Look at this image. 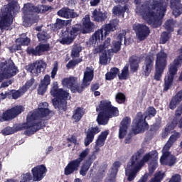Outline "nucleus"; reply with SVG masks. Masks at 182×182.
I'll use <instances>...</instances> for the list:
<instances>
[{"label": "nucleus", "instance_id": "1", "mask_svg": "<svg viewBox=\"0 0 182 182\" xmlns=\"http://www.w3.org/2000/svg\"><path fill=\"white\" fill-rule=\"evenodd\" d=\"M168 4V3L166 0H154L151 9L149 6L141 7L139 9V14H141L143 19L152 28H159L161 26L159 16L166 15ZM151 9L156 11V12L151 11Z\"/></svg>", "mask_w": 182, "mask_h": 182}, {"label": "nucleus", "instance_id": "2", "mask_svg": "<svg viewBox=\"0 0 182 182\" xmlns=\"http://www.w3.org/2000/svg\"><path fill=\"white\" fill-rule=\"evenodd\" d=\"M42 106H43V107L38 108L33 112L28 113L26 123L27 124L29 129L25 131V134H27V136L35 134L36 132L45 127L42 121L36 122V120L43 119V117H46L50 114V109H49V108H46L49 106V104H48V102H43Z\"/></svg>", "mask_w": 182, "mask_h": 182}, {"label": "nucleus", "instance_id": "3", "mask_svg": "<svg viewBox=\"0 0 182 182\" xmlns=\"http://www.w3.org/2000/svg\"><path fill=\"white\" fill-rule=\"evenodd\" d=\"M50 9H52V6H50L38 5L35 6L31 3L25 4L22 8V12L24 15L23 26L25 28L32 26L33 23H36V15L35 14H46V12L50 11Z\"/></svg>", "mask_w": 182, "mask_h": 182}, {"label": "nucleus", "instance_id": "4", "mask_svg": "<svg viewBox=\"0 0 182 182\" xmlns=\"http://www.w3.org/2000/svg\"><path fill=\"white\" fill-rule=\"evenodd\" d=\"M10 2L6 7H4L0 14V29L1 31L9 28L14 23V17L17 15L21 9L17 1L14 0H6Z\"/></svg>", "mask_w": 182, "mask_h": 182}, {"label": "nucleus", "instance_id": "5", "mask_svg": "<svg viewBox=\"0 0 182 182\" xmlns=\"http://www.w3.org/2000/svg\"><path fill=\"white\" fill-rule=\"evenodd\" d=\"M93 70L85 71L81 85L77 83V77H76L63 78L62 80V85L70 89L72 93H82L85 87L90 86V82L93 80Z\"/></svg>", "mask_w": 182, "mask_h": 182}, {"label": "nucleus", "instance_id": "6", "mask_svg": "<svg viewBox=\"0 0 182 182\" xmlns=\"http://www.w3.org/2000/svg\"><path fill=\"white\" fill-rule=\"evenodd\" d=\"M100 112L97 117V122L100 126H106L112 117L119 116V108L112 105V102L107 100L100 101Z\"/></svg>", "mask_w": 182, "mask_h": 182}, {"label": "nucleus", "instance_id": "7", "mask_svg": "<svg viewBox=\"0 0 182 182\" xmlns=\"http://www.w3.org/2000/svg\"><path fill=\"white\" fill-rule=\"evenodd\" d=\"M50 93L53 97V105L55 109H58L60 112H66L68 110V96L69 92L65 91L63 88H59L58 82L53 83Z\"/></svg>", "mask_w": 182, "mask_h": 182}, {"label": "nucleus", "instance_id": "8", "mask_svg": "<svg viewBox=\"0 0 182 182\" xmlns=\"http://www.w3.org/2000/svg\"><path fill=\"white\" fill-rule=\"evenodd\" d=\"M146 115L143 114V112H139L136 114L134 119L133 120V132L134 134H139L140 133H144L146 130H149V123L146 122V119L154 117L157 114V110L154 107H149L147 108Z\"/></svg>", "mask_w": 182, "mask_h": 182}, {"label": "nucleus", "instance_id": "9", "mask_svg": "<svg viewBox=\"0 0 182 182\" xmlns=\"http://www.w3.org/2000/svg\"><path fill=\"white\" fill-rule=\"evenodd\" d=\"M182 65V54L174 59L172 63L169 65L167 76L164 78V92H167L174 82V76L177 75L178 67Z\"/></svg>", "mask_w": 182, "mask_h": 182}, {"label": "nucleus", "instance_id": "10", "mask_svg": "<svg viewBox=\"0 0 182 182\" xmlns=\"http://www.w3.org/2000/svg\"><path fill=\"white\" fill-rule=\"evenodd\" d=\"M118 25L119 19H113L109 23L104 24L100 29L96 31L92 35L93 41L100 42V41L106 39V36L110 35V32H114L117 30Z\"/></svg>", "mask_w": 182, "mask_h": 182}, {"label": "nucleus", "instance_id": "11", "mask_svg": "<svg viewBox=\"0 0 182 182\" xmlns=\"http://www.w3.org/2000/svg\"><path fill=\"white\" fill-rule=\"evenodd\" d=\"M143 154H144V150L143 149H140L130 159L131 161H134V164L139 166V168H141V166H144L146 163H149L150 160L159 159V153L156 150L146 153L139 161V160H140V158Z\"/></svg>", "mask_w": 182, "mask_h": 182}, {"label": "nucleus", "instance_id": "12", "mask_svg": "<svg viewBox=\"0 0 182 182\" xmlns=\"http://www.w3.org/2000/svg\"><path fill=\"white\" fill-rule=\"evenodd\" d=\"M167 53L164 50H161L156 54L154 78L157 82L161 80V76H163L164 70L167 66Z\"/></svg>", "mask_w": 182, "mask_h": 182}, {"label": "nucleus", "instance_id": "13", "mask_svg": "<svg viewBox=\"0 0 182 182\" xmlns=\"http://www.w3.org/2000/svg\"><path fill=\"white\" fill-rule=\"evenodd\" d=\"M90 153V149L89 148H86L80 152L77 159L70 161L64 169L65 176H70V174H73L75 171H77L79 170V167H80V164L83 160H85V159H86L87 156H89Z\"/></svg>", "mask_w": 182, "mask_h": 182}, {"label": "nucleus", "instance_id": "14", "mask_svg": "<svg viewBox=\"0 0 182 182\" xmlns=\"http://www.w3.org/2000/svg\"><path fill=\"white\" fill-rule=\"evenodd\" d=\"M19 73L18 67L15 66L14 62L8 63L4 61L0 63V83L4 79H9L13 76H16V74Z\"/></svg>", "mask_w": 182, "mask_h": 182}, {"label": "nucleus", "instance_id": "15", "mask_svg": "<svg viewBox=\"0 0 182 182\" xmlns=\"http://www.w3.org/2000/svg\"><path fill=\"white\" fill-rule=\"evenodd\" d=\"M82 26L75 24L73 26L67 27L63 33L60 43L62 45H70L76 39V36L79 35Z\"/></svg>", "mask_w": 182, "mask_h": 182}, {"label": "nucleus", "instance_id": "16", "mask_svg": "<svg viewBox=\"0 0 182 182\" xmlns=\"http://www.w3.org/2000/svg\"><path fill=\"white\" fill-rule=\"evenodd\" d=\"M23 112V107L15 106L6 110L2 116L0 114V122H9V120H14L16 117H18L21 113Z\"/></svg>", "mask_w": 182, "mask_h": 182}, {"label": "nucleus", "instance_id": "17", "mask_svg": "<svg viewBox=\"0 0 182 182\" xmlns=\"http://www.w3.org/2000/svg\"><path fill=\"white\" fill-rule=\"evenodd\" d=\"M132 28L139 41H143L149 38V35H150V28L146 25L143 23H135L133 25Z\"/></svg>", "mask_w": 182, "mask_h": 182}, {"label": "nucleus", "instance_id": "18", "mask_svg": "<svg viewBox=\"0 0 182 182\" xmlns=\"http://www.w3.org/2000/svg\"><path fill=\"white\" fill-rule=\"evenodd\" d=\"M47 64L43 60H36V62L26 66L27 72H29L33 76H39L46 69Z\"/></svg>", "mask_w": 182, "mask_h": 182}, {"label": "nucleus", "instance_id": "19", "mask_svg": "<svg viewBox=\"0 0 182 182\" xmlns=\"http://www.w3.org/2000/svg\"><path fill=\"white\" fill-rule=\"evenodd\" d=\"M50 50V45L49 43H39L35 48L32 47H28L26 49L27 55H31L32 56H42L43 53L49 52Z\"/></svg>", "mask_w": 182, "mask_h": 182}, {"label": "nucleus", "instance_id": "20", "mask_svg": "<svg viewBox=\"0 0 182 182\" xmlns=\"http://www.w3.org/2000/svg\"><path fill=\"white\" fill-rule=\"evenodd\" d=\"M31 173L33 176V181H42L46 173H48V168L43 164L38 165L31 169Z\"/></svg>", "mask_w": 182, "mask_h": 182}, {"label": "nucleus", "instance_id": "21", "mask_svg": "<svg viewBox=\"0 0 182 182\" xmlns=\"http://www.w3.org/2000/svg\"><path fill=\"white\" fill-rule=\"evenodd\" d=\"M154 66V54L151 53L145 57L144 65L142 66V74L146 77L150 76L153 67Z\"/></svg>", "mask_w": 182, "mask_h": 182}, {"label": "nucleus", "instance_id": "22", "mask_svg": "<svg viewBox=\"0 0 182 182\" xmlns=\"http://www.w3.org/2000/svg\"><path fill=\"white\" fill-rule=\"evenodd\" d=\"M96 151H94L91 154H90L81 166L80 174V176H82V177H85V176L87 174L89 168H90V166L93 164V161L96 160Z\"/></svg>", "mask_w": 182, "mask_h": 182}, {"label": "nucleus", "instance_id": "23", "mask_svg": "<svg viewBox=\"0 0 182 182\" xmlns=\"http://www.w3.org/2000/svg\"><path fill=\"white\" fill-rule=\"evenodd\" d=\"M96 151H94L91 154H90L81 166L80 174V176H82V177H85V176L87 174L89 168H90V166L93 164V161L96 160Z\"/></svg>", "mask_w": 182, "mask_h": 182}, {"label": "nucleus", "instance_id": "24", "mask_svg": "<svg viewBox=\"0 0 182 182\" xmlns=\"http://www.w3.org/2000/svg\"><path fill=\"white\" fill-rule=\"evenodd\" d=\"M140 170L139 165L134 164V161H129L125 168V175L127 176L128 181H133L136 178L137 171Z\"/></svg>", "mask_w": 182, "mask_h": 182}, {"label": "nucleus", "instance_id": "25", "mask_svg": "<svg viewBox=\"0 0 182 182\" xmlns=\"http://www.w3.org/2000/svg\"><path fill=\"white\" fill-rule=\"evenodd\" d=\"M29 127H28V124L26 122L22 124H17L11 127H6L4 129L1 130V133L4 136H9L11 134H14V133H16V132H21V130H28Z\"/></svg>", "mask_w": 182, "mask_h": 182}, {"label": "nucleus", "instance_id": "26", "mask_svg": "<svg viewBox=\"0 0 182 182\" xmlns=\"http://www.w3.org/2000/svg\"><path fill=\"white\" fill-rule=\"evenodd\" d=\"M126 31H122V33H119L117 36V41H114L112 42V50L114 53H117V52H120V50L122 49V42H123V38H124V43L125 46H127V45H130V43L127 41V38H126Z\"/></svg>", "mask_w": 182, "mask_h": 182}, {"label": "nucleus", "instance_id": "27", "mask_svg": "<svg viewBox=\"0 0 182 182\" xmlns=\"http://www.w3.org/2000/svg\"><path fill=\"white\" fill-rule=\"evenodd\" d=\"M82 33L85 35L86 33H92V32H95V28H96V26L95 25V23L90 21V16L89 14L85 15V17L82 18Z\"/></svg>", "mask_w": 182, "mask_h": 182}, {"label": "nucleus", "instance_id": "28", "mask_svg": "<svg viewBox=\"0 0 182 182\" xmlns=\"http://www.w3.org/2000/svg\"><path fill=\"white\" fill-rule=\"evenodd\" d=\"M97 133H100V129H99V127H92L87 129L86 137L84 139V144L85 147H87V146L95 140V136H96Z\"/></svg>", "mask_w": 182, "mask_h": 182}, {"label": "nucleus", "instance_id": "29", "mask_svg": "<svg viewBox=\"0 0 182 182\" xmlns=\"http://www.w3.org/2000/svg\"><path fill=\"white\" fill-rule=\"evenodd\" d=\"M130 123H132V119H130V117H125L122 119L119 129V139H124V136L127 134V129H129Z\"/></svg>", "mask_w": 182, "mask_h": 182}, {"label": "nucleus", "instance_id": "30", "mask_svg": "<svg viewBox=\"0 0 182 182\" xmlns=\"http://www.w3.org/2000/svg\"><path fill=\"white\" fill-rule=\"evenodd\" d=\"M157 160L158 159L151 160L149 164V173H146L137 182H147V180H149V176L151 177L154 171H156V168H157L159 166Z\"/></svg>", "mask_w": 182, "mask_h": 182}, {"label": "nucleus", "instance_id": "31", "mask_svg": "<svg viewBox=\"0 0 182 182\" xmlns=\"http://www.w3.org/2000/svg\"><path fill=\"white\" fill-rule=\"evenodd\" d=\"M50 85V75H46L43 79H41L40 81V84L38 88V95H41L43 96L45 93H46V90H48V86Z\"/></svg>", "mask_w": 182, "mask_h": 182}, {"label": "nucleus", "instance_id": "32", "mask_svg": "<svg viewBox=\"0 0 182 182\" xmlns=\"http://www.w3.org/2000/svg\"><path fill=\"white\" fill-rule=\"evenodd\" d=\"M57 15L61 18H66V19L77 18L79 15L74 10H72L69 8H62L57 12Z\"/></svg>", "mask_w": 182, "mask_h": 182}, {"label": "nucleus", "instance_id": "33", "mask_svg": "<svg viewBox=\"0 0 182 182\" xmlns=\"http://www.w3.org/2000/svg\"><path fill=\"white\" fill-rule=\"evenodd\" d=\"M171 9H172V14L175 18L180 16L182 14V4L181 0H171Z\"/></svg>", "mask_w": 182, "mask_h": 182}, {"label": "nucleus", "instance_id": "34", "mask_svg": "<svg viewBox=\"0 0 182 182\" xmlns=\"http://www.w3.org/2000/svg\"><path fill=\"white\" fill-rule=\"evenodd\" d=\"M129 63L131 70L134 73L139 70L140 63H141V57L133 55L129 58Z\"/></svg>", "mask_w": 182, "mask_h": 182}, {"label": "nucleus", "instance_id": "35", "mask_svg": "<svg viewBox=\"0 0 182 182\" xmlns=\"http://www.w3.org/2000/svg\"><path fill=\"white\" fill-rule=\"evenodd\" d=\"M85 109L82 107H77L73 111L71 119L74 120L75 123H79L85 116Z\"/></svg>", "mask_w": 182, "mask_h": 182}, {"label": "nucleus", "instance_id": "36", "mask_svg": "<svg viewBox=\"0 0 182 182\" xmlns=\"http://www.w3.org/2000/svg\"><path fill=\"white\" fill-rule=\"evenodd\" d=\"M181 137V134L176 130L173 131V134H171L167 141L166 144L164 146V150H170L173 144L176 143V140H178Z\"/></svg>", "mask_w": 182, "mask_h": 182}, {"label": "nucleus", "instance_id": "37", "mask_svg": "<svg viewBox=\"0 0 182 182\" xmlns=\"http://www.w3.org/2000/svg\"><path fill=\"white\" fill-rule=\"evenodd\" d=\"M92 18L94 22H105L107 19V12L99 11L95 9L92 11Z\"/></svg>", "mask_w": 182, "mask_h": 182}, {"label": "nucleus", "instance_id": "38", "mask_svg": "<svg viewBox=\"0 0 182 182\" xmlns=\"http://www.w3.org/2000/svg\"><path fill=\"white\" fill-rule=\"evenodd\" d=\"M160 127L161 124L159 122H156L151 125L150 129L146 133V138L148 140H151Z\"/></svg>", "mask_w": 182, "mask_h": 182}, {"label": "nucleus", "instance_id": "39", "mask_svg": "<svg viewBox=\"0 0 182 182\" xmlns=\"http://www.w3.org/2000/svg\"><path fill=\"white\" fill-rule=\"evenodd\" d=\"M16 43H20L21 46H29L31 38L26 36V33L19 35V37L15 40Z\"/></svg>", "mask_w": 182, "mask_h": 182}, {"label": "nucleus", "instance_id": "40", "mask_svg": "<svg viewBox=\"0 0 182 182\" xmlns=\"http://www.w3.org/2000/svg\"><path fill=\"white\" fill-rule=\"evenodd\" d=\"M24 92H22V90H11L7 92H5L6 98L7 99H14V100H16V99H19L21 96L23 95Z\"/></svg>", "mask_w": 182, "mask_h": 182}, {"label": "nucleus", "instance_id": "41", "mask_svg": "<svg viewBox=\"0 0 182 182\" xmlns=\"http://www.w3.org/2000/svg\"><path fill=\"white\" fill-rule=\"evenodd\" d=\"M176 128V125H174V123L171 122L166 125L165 128L162 130V132L161 133V136L162 139H166L172 130H174Z\"/></svg>", "mask_w": 182, "mask_h": 182}, {"label": "nucleus", "instance_id": "42", "mask_svg": "<svg viewBox=\"0 0 182 182\" xmlns=\"http://www.w3.org/2000/svg\"><path fill=\"white\" fill-rule=\"evenodd\" d=\"M127 9H129V8L127 5H124L123 7H121V6H115L112 9V14L117 16H122V15L124 16V14Z\"/></svg>", "mask_w": 182, "mask_h": 182}, {"label": "nucleus", "instance_id": "43", "mask_svg": "<svg viewBox=\"0 0 182 182\" xmlns=\"http://www.w3.org/2000/svg\"><path fill=\"white\" fill-rule=\"evenodd\" d=\"M120 72V70L116 67H113L110 69L109 72H107L105 74V80H113L117 75H119V73Z\"/></svg>", "mask_w": 182, "mask_h": 182}, {"label": "nucleus", "instance_id": "44", "mask_svg": "<svg viewBox=\"0 0 182 182\" xmlns=\"http://www.w3.org/2000/svg\"><path fill=\"white\" fill-rule=\"evenodd\" d=\"M130 76V73L129 72V65H125L122 70L121 74L118 75L119 80H127Z\"/></svg>", "mask_w": 182, "mask_h": 182}, {"label": "nucleus", "instance_id": "45", "mask_svg": "<svg viewBox=\"0 0 182 182\" xmlns=\"http://www.w3.org/2000/svg\"><path fill=\"white\" fill-rule=\"evenodd\" d=\"M110 42L111 39L110 38H107L102 45L99 46L97 48H95V53H100L103 52V50H105V49H107V48H109L110 46Z\"/></svg>", "mask_w": 182, "mask_h": 182}, {"label": "nucleus", "instance_id": "46", "mask_svg": "<svg viewBox=\"0 0 182 182\" xmlns=\"http://www.w3.org/2000/svg\"><path fill=\"white\" fill-rule=\"evenodd\" d=\"M166 177V173L161 171H159L155 173L154 175V178H152L150 182H161Z\"/></svg>", "mask_w": 182, "mask_h": 182}, {"label": "nucleus", "instance_id": "47", "mask_svg": "<svg viewBox=\"0 0 182 182\" xmlns=\"http://www.w3.org/2000/svg\"><path fill=\"white\" fill-rule=\"evenodd\" d=\"M127 100V98L124 93L119 92L115 95V102L118 103V105H124Z\"/></svg>", "mask_w": 182, "mask_h": 182}, {"label": "nucleus", "instance_id": "48", "mask_svg": "<svg viewBox=\"0 0 182 182\" xmlns=\"http://www.w3.org/2000/svg\"><path fill=\"white\" fill-rule=\"evenodd\" d=\"M171 38V32L164 31L161 34L160 42L161 43H162V45H164L165 43H167L168 41H170Z\"/></svg>", "mask_w": 182, "mask_h": 182}, {"label": "nucleus", "instance_id": "49", "mask_svg": "<svg viewBox=\"0 0 182 182\" xmlns=\"http://www.w3.org/2000/svg\"><path fill=\"white\" fill-rule=\"evenodd\" d=\"M109 60V58H107V52L106 50H103L101 52V55H100V64L106 65H107V60Z\"/></svg>", "mask_w": 182, "mask_h": 182}, {"label": "nucleus", "instance_id": "50", "mask_svg": "<svg viewBox=\"0 0 182 182\" xmlns=\"http://www.w3.org/2000/svg\"><path fill=\"white\" fill-rule=\"evenodd\" d=\"M176 163H177V158L171 155L168 159H166V161H164L161 164H164L165 166H168V167H173V166H174Z\"/></svg>", "mask_w": 182, "mask_h": 182}, {"label": "nucleus", "instance_id": "51", "mask_svg": "<svg viewBox=\"0 0 182 182\" xmlns=\"http://www.w3.org/2000/svg\"><path fill=\"white\" fill-rule=\"evenodd\" d=\"M80 52H82V47L80 46H75L73 47L71 50V58H79L80 56Z\"/></svg>", "mask_w": 182, "mask_h": 182}, {"label": "nucleus", "instance_id": "52", "mask_svg": "<svg viewBox=\"0 0 182 182\" xmlns=\"http://www.w3.org/2000/svg\"><path fill=\"white\" fill-rule=\"evenodd\" d=\"M121 164L119 161H115L112 167L111 168V176H114L116 177V176H117V173L119 172V168L120 167Z\"/></svg>", "mask_w": 182, "mask_h": 182}, {"label": "nucleus", "instance_id": "53", "mask_svg": "<svg viewBox=\"0 0 182 182\" xmlns=\"http://www.w3.org/2000/svg\"><path fill=\"white\" fill-rule=\"evenodd\" d=\"M39 42H43L49 39V34L46 31H41L37 34Z\"/></svg>", "mask_w": 182, "mask_h": 182}, {"label": "nucleus", "instance_id": "54", "mask_svg": "<svg viewBox=\"0 0 182 182\" xmlns=\"http://www.w3.org/2000/svg\"><path fill=\"white\" fill-rule=\"evenodd\" d=\"M35 83V79L31 78L29 80H28L26 84L21 87V90L23 93H25L26 92H28V90L31 88L32 85Z\"/></svg>", "mask_w": 182, "mask_h": 182}, {"label": "nucleus", "instance_id": "55", "mask_svg": "<svg viewBox=\"0 0 182 182\" xmlns=\"http://www.w3.org/2000/svg\"><path fill=\"white\" fill-rule=\"evenodd\" d=\"M174 25V21L173 19L167 20L165 22V29L167 32H173L174 28H173V26Z\"/></svg>", "mask_w": 182, "mask_h": 182}, {"label": "nucleus", "instance_id": "56", "mask_svg": "<svg viewBox=\"0 0 182 182\" xmlns=\"http://www.w3.org/2000/svg\"><path fill=\"white\" fill-rule=\"evenodd\" d=\"M9 50L11 53H15V52H18V50H22V45L21 43L14 44L13 46L9 47Z\"/></svg>", "mask_w": 182, "mask_h": 182}, {"label": "nucleus", "instance_id": "57", "mask_svg": "<svg viewBox=\"0 0 182 182\" xmlns=\"http://www.w3.org/2000/svg\"><path fill=\"white\" fill-rule=\"evenodd\" d=\"M31 180H33V176L30 172H28L23 174V177L20 182H29Z\"/></svg>", "mask_w": 182, "mask_h": 182}, {"label": "nucleus", "instance_id": "58", "mask_svg": "<svg viewBox=\"0 0 182 182\" xmlns=\"http://www.w3.org/2000/svg\"><path fill=\"white\" fill-rule=\"evenodd\" d=\"M58 62H55L53 65V68L50 73L51 79H55V77H56V75H58Z\"/></svg>", "mask_w": 182, "mask_h": 182}, {"label": "nucleus", "instance_id": "59", "mask_svg": "<svg viewBox=\"0 0 182 182\" xmlns=\"http://www.w3.org/2000/svg\"><path fill=\"white\" fill-rule=\"evenodd\" d=\"M170 153L168 152V150H166L165 152L163 153L162 156L160 159V163L161 164H163L167 159H170Z\"/></svg>", "mask_w": 182, "mask_h": 182}, {"label": "nucleus", "instance_id": "60", "mask_svg": "<svg viewBox=\"0 0 182 182\" xmlns=\"http://www.w3.org/2000/svg\"><path fill=\"white\" fill-rule=\"evenodd\" d=\"M168 182H181V175L178 173L174 174Z\"/></svg>", "mask_w": 182, "mask_h": 182}, {"label": "nucleus", "instance_id": "61", "mask_svg": "<svg viewBox=\"0 0 182 182\" xmlns=\"http://www.w3.org/2000/svg\"><path fill=\"white\" fill-rule=\"evenodd\" d=\"M107 136H109V130H105L98 136V139H100L101 140H104V141H106V139H107Z\"/></svg>", "mask_w": 182, "mask_h": 182}, {"label": "nucleus", "instance_id": "62", "mask_svg": "<svg viewBox=\"0 0 182 182\" xmlns=\"http://www.w3.org/2000/svg\"><path fill=\"white\" fill-rule=\"evenodd\" d=\"M55 25L57 26L58 29H62L63 26H65V21L60 19V18H57Z\"/></svg>", "mask_w": 182, "mask_h": 182}, {"label": "nucleus", "instance_id": "63", "mask_svg": "<svg viewBox=\"0 0 182 182\" xmlns=\"http://www.w3.org/2000/svg\"><path fill=\"white\" fill-rule=\"evenodd\" d=\"M133 140V133H129L124 139L125 144H130Z\"/></svg>", "mask_w": 182, "mask_h": 182}, {"label": "nucleus", "instance_id": "64", "mask_svg": "<svg viewBox=\"0 0 182 182\" xmlns=\"http://www.w3.org/2000/svg\"><path fill=\"white\" fill-rule=\"evenodd\" d=\"M105 182H116V176L110 174L108 177L105 178Z\"/></svg>", "mask_w": 182, "mask_h": 182}]
</instances>
